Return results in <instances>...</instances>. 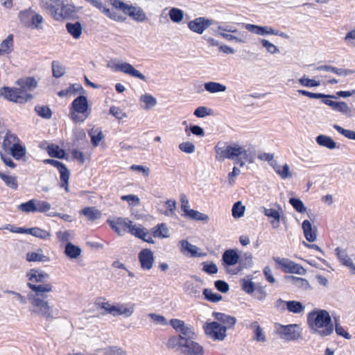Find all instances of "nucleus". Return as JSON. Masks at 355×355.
Wrapping results in <instances>:
<instances>
[{"mask_svg":"<svg viewBox=\"0 0 355 355\" xmlns=\"http://www.w3.org/2000/svg\"><path fill=\"white\" fill-rule=\"evenodd\" d=\"M28 286L32 292L28 295L32 304L31 311L46 320L54 318V311L49 305L48 293L53 291V285L50 283L46 284H35L28 283Z\"/></svg>","mask_w":355,"mask_h":355,"instance_id":"1","label":"nucleus"},{"mask_svg":"<svg viewBox=\"0 0 355 355\" xmlns=\"http://www.w3.org/2000/svg\"><path fill=\"white\" fill-rule=\"evenodd\" d=\"M307 324L313 334L321 337L331 335L334 331L331 318L324 309H314L307 315Z\"/></svg>","mask_w":355,"mask_h":355,"instance_id":"2","label":"nucleus"},{"mask_svg":"<svg viewBox=\"0 0 355 355\" xmlns=\"http://www.w3.org/2000/svg\"><path fill=\"white\" fill-rule=\"evenodd\" d=\"M169 324L178 333L177 336L169 338L166 346L169 349L175 347L184 343V340L196 339L197 335L191 325L187 324L183 320L179 319H171Z\"/></svg>","mask_w":355,"mask_h":355,"instance_id":"3","label":"nucleus"},{"mask_svg":"<svg viewBox=\"0 0 355 355\" xmlns=\"http://www.w3.org/2000/svg\"><path fill=\"white\" fill-rule=\"evenodd\" d=\"M216 159L223 161L225 159L234 160L235 157H239L251 164L254 162V155L248 150L239 144L225 146L218 143L215 146Z\"/></svg>","mask_w":355,"mask_h":355,"instance_id":"4","label":"nucleus"},{"mask_svg":"<svg viewBox=\"0 0 355 355\" xmlns=\"http://www.w3.org/2000/svg\"><path fill=\"white\" fill-rule=\"evenodd\" d=\"M90 109L87 98L85 96H79L71 103L70 117L76 123H82L89 116Z\"/></svg>","mask_w":355,"mask_h":355,"instance_id":"5","label":"nucleus"},{"mask_svg":"<svg viewBox=\"0 0 355 355\" xmlns=\"http://www.w3.org/2000/svg\"><path fill=\"white\" fill-rule=\"evenodd\" d=\"M40 5L56 20L65 19L69 15L63 0H40Z\"/></svg>","mask_w":355,"mask_h":355,"instance_id":"6","label":"nucleus"},{"mask_svg":"<svg viewBox=\"0 0 355 355\" xmlns=\"http://www.w3.org/2000/svg\"><path fill=\"white\" fill-rule=\"evenodd\" d=\"M0 97L15 103L23 104L31 100L32 94H21L17 87H2L0 88Z\"/></svg>","mask_w":355,"mask_h":355,"instance_id":"7","label":"nucleus"},{"mask_svg":"<svg viewBox=\"0 0 355 355\" xmlns=\"http://www.w3.org/2000/svg\"><path fill=\"white\" fill-rule=\"evenodd\" d=\"M20 21L27 28L41 30L43 28V17L31 9L21 11L19 13Z\"/></svg>","mask_w":355,"mask_h":355,"instance_id":"8","label":"nucleus"},{"mask_svg":"<svg viewBox=\"0 0 355 355\" xmlns=\"http://www.w3.org/2000/svg\"><path fill=\"white\" fill-rule=\"evenodd\" d=\"M107 67L115 71H121L132 77L146 80L145 76L128 62H121L119 60H112L108 62Z\"/></svg>","mask_w":355,"mask_h":355,"instance_id":"9","label":"nucleus"},{"mask_svg":"<svg viewBox=\"0 0 355 355\" xmlns=\"http://www.w3.org/2000/svg\"><path fill=\"white\" fill-rule=\"evenodd\" d=\"M277 332L280 338L287 340H296L301 336L300 327L297 324L282 325L276 324Z\"/></svg>","mask_w":355,"mask_h":355,"instance_id":"10","label":"nucleus"},{"mask_svg":"<svg viewBox=\"0 0 355 355\" xmlns=\"http://www.w3.org/2000/svg\"><path fill=\"white\" fill-rule=\"evenodd\" d=\"M261 211L266 216L272 218L270 220L271 226L273 229H277L280 225L281 215L283 214L282 206L278 203L270 205V207H261Z\"/></svg>","mask_w":355,"mask_h":355,"instance_id":"11","label":"nucleus"},{"mask_svg":"<svg viewBox=\"0 0 355 355\" xmlns=\"http://www.w3.org/2000/svg\"><path fill=\"white\" fill-rule=\"evenodd\" d=\"M184 340V343L174 349L180 355H204V349L196 340Z\"/></svg>","mask_w":355,"mask_h":355,"instance_id":"12","label":"nucleus"},{"mask_svg":"<svg viewBox=\"0 0 355 355\" xmlns=\"http://www.w3.org/2000/svg\"><path fill=\"white\" fill-rule=\"evenodd\" d=\"M204 329L205 334L215 340H223L226 337L227 327L217 322L207 323Z\"/></svg>","mask_w":355,"mask_h":355,"instance_id":"13","label":"nucleus"},{"mask_svg":"<svg viewBox=\"0 0 355 355\" xmlns=\"http://www.w3.org/2000/svg\"><path fill=\"white\" fill-rule=\"evenodd\" d=\"M112 230H114L119 236H123L125 232H128L132 222L128 218H118L115 221L107 220Z\"/></svg>","mask_w":355,"mask_h":355,"instance_id":"14","label":"nucleus"},{"mask_svg":"<svg viewBox=\"0 0 355 355\" xmlns=\"http://www.w3.org/2000/svg\"><path fill=\"white\" fill-rule=\"evenodd\" d=\"M211 24V20L200 17L190 21L188 23V27L194 33L202 34Z\"/></svg>","mask_w":355,"mask_h":355,"instance_id":"15","label":"nucleus"},{"mask_svg":"<svg viewBox=\"0 0 355 355\" xmlns=\"http://www.w3.org/2000/svg\"><path fill=\"white\" fill-rule=\"evenodd\" d=\"M16 85L21 94H31L28 92L34 90L37 86V82L33 77H26L19 78L16 81Z\"/></svg>","mask_w":355,"mask_h":355,"instance_id":"16","label":"nucleus"},{"mask_svg":"<svg viewBox=\"0 0 355 355\" xmlns=\"http://www.w3.org/2000/svg\"><path fill=\"white\" fill-rule=\"evenodd\" d=\"M138 259L141 263V268L144 270H150L154 263L153 252L148 248L143 249L138 254Z\"/></svg>","mask_w":355,"mask_h":355,"instance_id":"17","label":"nucleus"},{"mask_svg":"<svg viewBox=\"0 0 355 355\" xmlns=\"http://www.w3.org/2000/svg\"><path fill=\"white\" fill-rule=\"evenodd\" d=\"M135 304L125 303L117 304L114 305V308L111 309L113 316L123 315L125 318L130 317L135 311Z\"/></svg>","mask_w":355,"mask_h":355,"instance_id":"18","label":"nucleus"},{"mask_svg":"<svg viewBox=\"0 0 355 355\" xmlns=\"http://www.w3.org/2000/svg\"><path fill=\"white\" fill-rule=\"evenodd\" d=\"M31 283H40L46 284L45 282L49 279V275L36 269H31L26 275Z\"/></svg>","mask_w":355,"mask_h":355,"instance_id":"19","label":"nucleus"},{"mask_svg":"<svg viewBox=\"0 0 355 355\" xmlns=\"http://www.w3.org/2000/svg\"><path fill=\"white\" fill-rule=\"evenodd\" d=\"M224 266H232L236 264L239 261V255L235 250H227L222 256Z\"/></svg>","mask_w":355,"mask_h":355,"instance_id":"20","label":"nucleus"},{"mask_svg":"<svg viewBox=\"0 0 355 355\" xmlns=\"http://www.w3.org/2000/svg\"><path fill=\"white\" fill-rule=\"evenodd\" d=\"M334 111L340 112L347 117H352L355 113V110L350 108L344 101H333L331 106Z\"/></svg>","mask_w":355,"mask_h":355,"instance_id":"21","label":"nucleus"},{"mask_svg":"<svg viewBox=\"0 0 355 355\" xmlns=\"http://www.w3.org/2000/svg\"><path fill=\"white\" fill-rule=\"evenodd\" d=\"M213 316L215 318V320L223 324V326L226 327L227 329H230L233 327L236 322V318L223 313L214 312Z\"/></svg>","mask_w":355,"mask_h":355,"instance_id":"22","label":"nucleus"},{"mask_svg":"<svg viewBox=\"0 0 355 355\" xmlns=\"http://www.w3.org/2000/svg\"><path fill=\"white\" fill-rule=\"evenodd\" d=\"M285 281L287 283L291 284L297 288L302 290H309L311 289V286L309 282L304 278L297 277L295 276H286Z\"/></svg>","mask_w":355,"mask_h":355,"instance_id":"23","label":"nucleus"},{"mask_svg":"<svg viewBox=\"0 0 355 355\" xmlns=\"http://www.w3.org/2000/svg\"><path fill=\"white\" fill-rule=\"evenodd\" d=\"M304 235L306 239L309 242H313L317 237L316 228L313 227L311 222L308 220L303 221L302 224Z\"/></svg>","mask_w":355,"mask_h":355,"instance_id":"24","label":"nucleus"},{"mask_svg":"<svg viewBox=\"0 0 355 355\" xmlns=\"http://www.w3.org/2000/svg\"><path fill=\"white\" fill-rule=\"evenodd\" d=\"M125 14L138 22H143L146 19V15L140 7L130 5Z\"/></svg>","mask_w":355,"mask_h":355,"instance_id":"25","label":"nucleus"},{"mask_svg":"<svg viewBox=\"0 0 355 355\" xmlns=\"http://www.w3.org/2000/svg\"><path fill=\"white\" fill-rule=\"evenodd\" d=\"M316 143L322 147L333 150L337 148V144L334 140L327 135H320L315 138Z\"/></svg>","mask_w":355,"mask_h":355,"instance_id":"26","label":"nucleus"},{"mask_svg":"<svg viewBox=\"0 0 355 355\" xmlns=\"http://www.w3.org/2000/svg\"><path fill=\"white\" fill-rule=\"evenodd\" d=\"M66 28L68 33L74 38L78 39L80 37L83 33V27L80 22L67 23Z\"/></svg>","mask_w":355,"mask_h":355,"instance_id":"27","label":"nucleus"},{"mask_svg":"<svg viewBox=\"0 0 355 355\" xmlns=\"http://www.w3.org/2000/svg\"><path fill=\"white\" fill-rule=\"evenodd\" d=\"M249 327L254 329L253 339L257 342L264 343L266 341V338L263 329L259 326L258 322L254 321L252 322Z\"/></svg>","mask_w":355,"mask_h":355,"instance_id":"28","label":"nucleus"},{"mask_svg":"<svg viewBox=\"0 0 355 355\" xmlns=\"http://www.w3.org/2000/svg\"><path fill=\"white\" fill-rule=\"evenodd\" d=\"M26 260L28 261L47 262L49 261V258L43 254L42 249H38L36 252L27 253Z\"/></svg>","mask_w":355,"mask_h":355,"instance_id":"29","label":"nucleus"},{"mask_svg":"<svg viewBox=\"0 0 355 355\" xmlns=\"http://www.w3.org/2000/svg\"><path fill=\"white\" fill-rule=\"evenodd\" d=\"M152 234L155 238H168L169 237V232L167 226L164 223L157 225L152 229Z\"/></svg>","mask_w":355,"mask_h":355,"instance_id":"30","label":"nucleus"},{"mask_svg":"<svg viewBox=\"0 0 355 355\" xmlns=\"http://www.w3.org/2000/svg\"><path fill=\"white\" fill-rule=\"evenodd\" d=\"M13 48V35H9L0 44V56L9 54Z\"/></svg>","mask_w":355,"mask_h":355,"instance_id":"31","label":"nucleus"},{"mask_svg":"<svg viewBox=\"0 0 355 355\" xmlns=\"http://www.w3.org/2000/svg\"><path fill=\"white\" fill-rule=\"evenodd\" d=\"M275 262L281 266L282 270L286 273H291L294 262L286 258L274 257Z\"/></svg>","mask_w":355,"mask_h":355,"instance_id":"32","label":"nucleus"},{"mask_svg":"<svg viewBox=\"0 0 355 355\" xmlns=\"http://www.w3.org/2000/svg\"><path fill=\"white\" fill-rule=\"evenodd\" d=\"M205 89L207 92L214 94L218 92H224L226 91L227 87L225 85L216 82H207L204 85Z\"/></svg>","mask_w":355,"mask_h":355,"instance_id":"33","label":"nucleus"},{"mask_svg":"<svg viewBox=\"0 0 355 355\" xmlns=\"http://www.w3.org/2000/svg\"><path fill=\"white\" fill-rule=\"evenodd\" d=\"M26 234L41 239H47L51 236V233L40 227L26 228Z\"/></svg>","mask_w":355,"mask_h":355,"instance_id":"34","label":"nucleus"},{"mask_svg":"<svg viewBox=\"0 0 355 355\" xmlns=\"http://www.w3.org/2000/svg\"><path fill=\"white\" fill-rule=\"evenodd\" d=\"M185 292L191 297L195 298H199L201 296L200 286L198 284H194L189 282H187L185 284Z\"/></svg>","mask_w":355,"mask_h":355,"instance_id":"35","label":"nucleus"},{"mask_svg":"<svg viewBox=\"0 0 355 355\" xmlns=\"http://www.w3.org/2000/svg\"><path fill=\"white\" fill-rule=\"evenodd\" d=\"M81 214L85 216L89 220H96L101 218V212L95 207H86L81 210Z\"/></svg>","mask_w":355,"mask_h":355,"instance_id":"36","label":"nucleus"},{"mask_svg":"<svg viewBox=\"0 0 355 355\" xmlns=\"http://www.w3.org/2000/svg\"><path fill=\"white\" fill-rule=\"evenodd\" d=\"M241 288L248 294H252L255 290V284L251 276H246L240 280Z\"/></svg>","mask_w":355,"mask_h":355,"instance_id":"37","label":"nucleus"},{"mask_svg":"<svg viewBox=\"0 0 355 355\" xmlns=\"http://www.w3.org/2000/svg\"><path fill=\"white\" fill-rule=\"evenodd\" d=\"M0 178L4 182V183L8 187L13 190L17 189L18 183L17 177L7 175L3 172H0Z\"/></svg>","mask_w":355,"mask_h":355,"instance_id":"38","label":"nucleus"},{"mask_svg":"<svg viewBox=\"0 0 355 355\" xmlns=\"http://www.w3.org/2000/svg\"><path fill=\"white\" fill-rule=\"evenodd\" d=\"M273 168L275 171L284 180L291 178L292 177L289 166L287 164L284 166H281L275 163L273 165Z\"/></svg>","mask_w":355,"mask_h":355,"instance_id":"39","label":"nucleus"},{"mask_svg":"<svg viewBox=\"0 0 355 355\" xmlns=\"http://www.w3.org/2000/svg\"><path fill=\"white\" fill-rule=\"evenodd\" d=\"M183 216L192 220L203 221L205 223H207L209 219L208 215L200 213V211L194 209H190L186 214H183Z\"/></svg>","mask_w":355,"mask_h":355,"instance_id":"40","label":"nucleus"},{"mask_svg":"<svg viewBox=\"0 0 355 355\" xmlns=\"http://www.w3.org/2000/svg\"><path fill=\"white\" fill-rule=\"evenodd\" d=\"M64 252L71 259H76L81 253V249L69 242L66 244Z\"/></svg>","mask_w":355,"mask_h":355,"instance_id":"41","label":"nucleus"},{"mask_svg":"<svg viewBox=\"0 0 355 355\" xmlns=\"http://www.w3.org/2000/svg\"><path fill=\"white\" fill-rule=\"evenodd\" d=\"M9 150L11 155L17 160L25 156L26 153L25 147L22 146L19 144L12 145Z\"/></svg>","mask_w":355,"mask_h":355,"instance_id":"42","label":"nucleus"},{"mask_svg":"<svg viewBox=\"0 0 355 355\" xmlns=\"http://www.w3.org/2000/svg\"><path fill=\"white\" fill-rule=\"evenodd\" d=\"M336 255L340 262V263L343 266H345L349 261H352V259L348 255V253L345 249H343L340 247H338L335 249Z\"/></svg>","mask_w":355,"mask_h":355,"instance_id":"43","label":"nucleus"},{"mask_svg":"<svg viewBox=\"0 0 355 355\" xmlns=\"http://www.w3.org/2000/svg\"><path fill=\"white\" fill-rule=\"evenodd\" d=\"M19 139L16 135L8 132L4 137L3 146L5 149L9 150L10 148L15 144H19Z\"/></svg>","mask_w":355,"mask_h":355,"instance_id":"44","label":"nucleus"},{"mask_svg":"<svg viewBox=\"0 0 355 355\" xmlns=\"http://www.w3.org/2000/svg\"><path fill=\"white\" fill-rule=\"evenodd\" d=\"M286 309L289 312L300 313L304 311V306L298 301H287Z\"/></svg>","mask_w":355,"mask_h":355,"instance_id":"45","label":"nucleus"},{"mask_svg":"<svg viewBox=\"0 0 355 355\" xmlns=\"http://www.w3.org/2000/svg\"><path fill=\"white\" fill-rule=\"evenodd\" d=\"M139 100L141 102L145 103V106L144 107L145 110H150L157 105L156 98L148 94L141 95Z\"/></svg>","mask_w":355,"mask_h":355,"instance_id":"46","label":"nucleus"},{"mask_svg":"<svg viewBox=\"0 0 355 355\" xmlns=\"http://www.w3.org/2000/svg\"><path fill=\"white\" fill-rule=\"evenodd\" d=\"M101 12L107 17H108L110 19L116 21L123 22L126 19L125 17L120 15L119 13L114 10H111L110 8H107L106 6L104 7Z\"/></svg>","mask_w":355,"mask_h":355,"instance_id":"47","label":"nucleus"},{"mask_svg":"<svg viewBox=\"0 0 355 355\" xmlns=\"http://www.w3.org/2000/svg\"><path fill=\"white\" fill-rule=\"evenodd\" d=\"M171 20L174 23H180L184 18V12L178 8H172L168 12Z\"/></svg>","mask_w":355,"mask_h":355,"instance_id":"48","label":"nucleus"},{"mask_svg":"<svg viewBox=\"0 0 355 355\" xmlns=\"http://www.w3.org/2000/svg\"><path fill=\"white\" fill-rule=\"evenodd\" d=\"M147 231L148 230L143 227L141 225H135L132 224L130 229L128 230V232L132 235L142 239L144 238V236H147Z\"/></svg>","mask_w":355,"mask_h":355,"instance_id":"49","label":"nucleus"},{"mask_svg":"<svg viewBox=\"0 0 355 355\" xmlns=\"http://www.w3.org/2000/svg\"><path fill=\"white\" fill-rule=\"evenodd\" d=\"M297 92L300 94H302L303 96H307L311 98H336V97L334 96V95H330V94H324L321 93H313L308 92L306 90L303 89H299L297 90Z\"/></svg>","mask_w":355,"mask_h":355,"instance_id":"50","label":"nucleus"},{"mask_svg":"<svg viewBox=\"0 0 355 355\" xmlns=\"http://www.w3.org/2000/svg\"><path fill=\"white\" fill-rule=\"evenodd\" d=\"M53 76L55 78H60L65 73V67L59 62L54 60L52 62Z\"/></svg>","mask_w":355,"mask_h":355,"instance_id":"51","label":"nucleus"},{"mask_svg":"<svg viewBox=\"0 0 355 355\" xmlns=\"http://www.w3.org/2000/svg\"><path fill=\"white\" fill-rule=\"evenodd\" d=\"M18 209L25 213H35V198L31 199L26 202L20 204L18 206Z\"/></svg>","mask_w":355,"mask_h":355,"instance_id":"52","label":"nucleus"},{"mask_svg":"<svg viewBox=\"0 0 355 355\" xmlns=\"http://www.w3.org/2000/svg\"><path fill=\"white\" fill-rule=\"evenodd\" d=\"M59 172L60 173V180L62 181V187H64L65 190L67 191H69V187H68V182L69 179V171L67 168L66 166L64 165L63 167H62L60 169H59Z\"/></svg>","mask_w":355,"mask_h":355,"instance_id":"53","label":"nucleus"},{"mask_svg":"<svg viewBox=\"0 0 355 355\" xmlns=\"http://www.w3.org/2000/svg\"><path fill=\"white\" fill-rule=\"evenodd\" d=\"M239 262L242 268H248L252 267L253 264L252 253H244L241 258L239 257Z\"/></svg>","mask_w":355,"mask_h":355,"instance_id":"54","label":"nucleus"},{"mask_svg":"<svg viewBox=\"0 0 355 355\" xmlns=\"http://www.w3.org/2000/svg\"><path fill=\"white\" fill-rule=\"evenodd\" d=\"M205 298L211 302H218L223 299L221 295L218 293H214L211 290L208 288H205L202 292Z\"/></svg>","mask_w":355,"mask_h":355,"instance_id":"55","label":"nucleus"},{"mask_svg":"<svg viewBox=\"0 0 355 355\" xmlns=\"http://www.w3.org/2000/svg\"><path fill=\"white\" fill-rule=\"evenodd\" d=\"M47 151L49 155L52 157L62 158L64 154V150H60L59 146L55 144L49 145Z\"/></svg>","mask_w":355,"mask_h":355,"instance_id":"56","label":"nucleus"},{"mask_svg":"<svg viewBox=\"0 0 355 355\" xmlns=\"http://www.w3.org/2000/svg\"><path fill=\"white\" fill-rule=\"evenodd\" d=\"M35 110L40 116L44 119H50L52 116V112L48 106L37 105Z\"/></svg>","mask_w":355,"mask_h":355,"instance_id":"57","label":"nucleus"},{"mask_svg":"<svg viewBox=\"0 0 355 355\" xmlns=\"http://www.w3.org/2000/svg\"><path fill=\"white\" fill-rule=\"evenodd\" d=\"M245 207L242 205L241 201L235 202L232 209V216L235 218H241L243 216L245 211Z\"/></svg>","mask_w":355,"mask_h":355,"instance_id":"58","label":"nucleus"},{"mask_svg":"<svg viewBox=\"0 0 355 355\" xmlns=\"http://www.w3.org/2000/svg\"><path fill=\"white\" fill-rule=\"evenodd\" d=\"M89 135L91 137L92 143L94 146H97L103 137L101 130L94 128L89 132Z\"/></svg>","mask_w":355,"mask_h":355,"instance_id":"59","label":"nucleus"},{"mask_svg":"<svg viewBox=\"0 0 355 355\" xmlns=\"http://www.w3.org/2000/svg\"><path fill=\"white\" fill-rule=\"evenodd\" d=\"M51 205L47 201L35 199V212L44 213L49 211Z\"/></svg>","mask_w":355,"mask_h":355,"instance_id":"60","label":"nucleus"},{"mask_svg":"<svg viewBox=\"0 0 355 355\" xmlns=\"http://www.w3.org/2000/svg\"><path fill=\"white\" fill-rule=\"evenodd\" d=\"M289 202L299 213H304L306 211V208L303 202L299 198H291L289 200Z\"/></svg>","mask_w":355,"mask_h":355,"instance_id":"61","label":"nucleus"},{"mask_svg":"<svg viewBox=\"0 0 355 355\" xmlns=\"http://www.w3.org/2000/svg\"><path fill=\"white\" fill-rule=\"evenodd\" d=\"M262 46L266 49V51L270 54H276L279 52V49L268 40L265 39L260 40Z\"/></svg>","mask_w":355,"mask_h":355,"instance_id":"62","label":"nucleus"},{"mask_svg":"<svg viewBox=\"0 0 355 355\" xmlns=\"http://www.w3.org/2000/svg\"><path fill=\"white\" fill-rule=\"evenodd\" d=\"M334 128L340 134L343 135L345 137L349 139L355 140V132L351 130H346L341 126L335 124Z\"/></svg>","mask_w":355,"mask_h":355,"instance_id":"63","label":"nucleus"},{"mask_svg":"<svg viewBox=\"0 0 355 355\" xmlns=\"http://www.w3.org/2000/svg\"><path fill=\"white\" fill-rule=\"evenodd\" d=\"M182 247L187 251H188L193 257L198 256V248L194 245L191 244L189 242L185 240L181 241Z\"/></svg>","mask_w":355,"mask_h":355,"instance_id":"64","label":"nucleus"}]
</instances>
